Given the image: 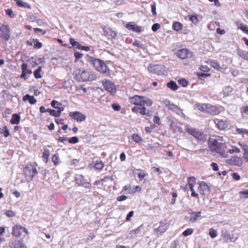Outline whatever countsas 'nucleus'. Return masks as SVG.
Segmentation results:
<instances>
[{
    "mask_svg": "<svg viewBox=\"0 0 248 248\" xmlns=\"http://www.w3.org/2000/svg\"><path fill=\"white\" fill-rule=\"evenodd\" d=\"M223 137H218V139L210 138L208 144L212 153L216 155L217 154L222 157H226L227 155L226 151V145L225 143L219 142V140H223Z\"/></svg>",
    "mask_w": 248,
    "mask_h": 248,
    "instance_id": "obj_1",
    "label": "nucleus"
},
{
    "mask_svg": "<svg viewBox=\"0 0 248 248\" xmlns=\"http://www.w3.org/2000/svg\"><path fill=\"white\" fill-rule=\"evenodd\" d=\"M86 59L98 71L103 73H107L108 68L103 61L89 55L86 56Z\"/></svg>",
    "mask_w": 248,
    "mask_h": 248,
    "instance_id": "obj_2",
    "label": "nucleus"
},
{
    "mask_svg": "<svg viewBox=\"0 0 248 248\" xmlns=\"http://www.w3.org/2000/svg\"><path fill=\"white\" fill-rule=\"evenodd\" d=\"M163 103L168 109L176 113L179 115L185 116V114L183 112V109L178 107L175 104L171 103L169 100L165 99L163 101Z\"/></svg>",
    "mask_w": 248,
    "mask_h": 248,
    "instance_id": "obj_3",
    "label": "nucleus"
},
{
    "mask_svg": "<svg viewBox=\"0 0 248 248\" xmlns=\"http://www.w3.org/2000/svg\"><path fill=\"white\" fill-rule=\"evenodd\" d=\"M186 131L198 140L204 141L206 140L205 135L196 128L188 127L186 129Z\"/></svg>",
    "mask_w": 248,
    "mask_h": 248,
    "instance_id": "obj_4",
    "label": "nucleus"
},
{
    "mask_svg": "<svg viewBox=\"0 0 248 248\" xmlns=\"http://www.w3.org/2000/svg\"><path fill=\"white\" fill-rule=\"evenodd\" d=\"M148 70L158 75H163L166 73L165 67L161 64L151 65L148 67Z\"/></svg>",
    "mask_w": 248,
    "mask_h": 248,
    "instance_id": "obj_5",
    "label": "nucleus"
},
{
    "mask_svg": "<svg viewBox=\"0 0 248 248\" xmlns=\"http://www.w3.org/2000/svg\"><path fill=\"white\" fill-rule=\"evenodd\" d=\"M24 173L26 177L32 179L37 173V171L36 168L33 165L29 164L24 168Z\"/></svg>",
    "mask_w": 248,
    "mask_h": 248,
    "instance_id": "obj_6",
    "label": "nucleus"
},
{
    "mask_svg": "<svg viewBox=\"0 0 248 248\" xmlns=\"http://www.w3.org/2000/svg\"><path fill=\"white\" fill-rule=\"evenodd\" d=\"M0 31L1 34H0V37L3 38L5 41L7 42L10 37V29L7 25H3L0 27Z\"/></svg>",
    "mask_w": 248,
    "mask_h": 248,
    "instance_id": "obj_7",
    "label": "nucleus"
},
{
    "mask_svg": "<svg viewBox=\"0 0 248 248\" xmlns=\"http://www.w3.org/2000/svg\"><path fill=\"white\" fill-rule=\"evenodd\" d=\"M104 89L110 94L113 95L116 92V89L114 84L109 80H106L103 82Z\"/></svg>",
    "mask_w": 248,
    "mask_h": 248,
    "instance_id": "obj_8",
    "label": "nucleus"
},
{
    "mask_svg": "<svg viewBox=\"0 0 248 248\" xmlns=\"http://www.w3.org/2000/svg\"><path fill=\"white\" fill-rule=\"evenodd\" d=\"M177 56L180 59L183 60L186 58H191L193 56L192 52H190L186 48H183L179 50L177 53Z\"/></svg>",
    "mask_w": 248,
    "mask_h": 248,
    "instance_id": "obj_9",
    "label": "nucleus"
},
{
    "mask_svg": "<svg viewBox=\"0 0 248 248\" xmlns=\"http://www.w3.org/2000/svg\"><path fill=\"white\" fill-rule=\"evenodd\" d=\"M69 116L78 122H83L86 118V116L79 111L71 112Z\"/></svg>",
    "mask_w": 248,
    "mask_h": 248,
    "instance_id": "obj_10",
    "label": "nucleus"
},
{
    "mask_svg": "<svg viewBox=\"0 0 248 248\" xmlns=\"http://www.w3.org/2000/svg\"><path fill=\"white\" fill-rule=\"evenodd\" d=\"M206 113L212 115H217L220 112L219 108L215 106L206 104Z\"/></svg>",
    "mask_w": 248,
    "mask_h": 248,
    "instance_id": "obj_11",
    "label": "nucleus"
},
{
    "mask_svg": "<svg viewBox=\"0 0 248 248\" xmlns=\"http://www.w3.org/2000/svg\"><path fill=\"white\" fill-rule=\"evenodd\" d=\"M11 248H26V245L23 243L22 240H15L9 243Z\"/></svg>",
    "mask_w": 248,
    "mask_h": 248,
    "instance_id": "obj_12",
    "label": "nucleus"
},
{
    "mask_svg": "<svg viewBox=\"0 0 248 248\" xmlns=\"http://www.w3.org/2000/svg\"><path fill=\"white\" fill-rule=\"evenodd\" d=\"M125 28L129 30L135 32H140L142 31V28L140 26H138L133 22H129L125 25Z\"/></svg>",
    "mask_w": 248,
    "mask_h": 248,
    "instance_id": "obj_13",
    "label": "nucleus"
},
{
    "mask_svg": "<svg viewBox=\"0 0 248 248\" xmlns=\"http://www.w3.org/2000/svg\"><path fill=\"white\" fill-rule=\"evenodd\" d=\"M227 162L229 164L241 166L243 161L242 159L237 156H232L230 159H228Z\"/></svg>",
    "mask_w": 248,
    "mask_h": 248,
    "instance_id": "obj_14",
    "label": "nucleus"
},
{
    "mask_svg": "<svg viewBox=\"0 0 248 248\" xmlns=\"http://www.w3.org/2000/svg\"><path fill=\"white\" fill-rule=\"evenodd\" d=\"M143 96L139 95H135L130 98V102L135 105L141 106L142 101L143 100Z\"/></svg>",
    "mask_w": 248,
    "mask_h": 248,
    "instance_id": "obj_15",
    "label": "nucleus"
},
{
    "mask_svg": "<svg viewBox=\"0 0 248 248\" xmlns=\"http://www.w3.org/2000/svg\"><path fill=\"white\" fill-rule=\"evenodd\" d=\"M103 31L104 35L110 39L115 38L117 34L115 31L109 28H104Z\"/></svg>",
    "mask_w": 248,
    "mask_h": 248,
    "instance_id": "obj_16",
    "label": "nucleus"
},
{
    "mask_svg": "<svg viewBox=\"0 0 248 248\" xmlns=\"http://www.w3.org/2000/svg\"><path fill=\"white\" fill-rule=\"evenodd\" d=\"M199 186L198 188L200 194L204 195L205 191H209L208 186L204 182L199 183Z\"/></svg>",
    "mask_w": 248,
    "mask_h": 248,
    "instance_id": "obj_17",
    "label": "nucleus"
},
{
    "mask_svg": "<svg viewBox=\"0 0 248 248\" xmlns=\"http://www.w3.org/2000/svg\"><path fill=\"white\" fill-rule=\"evenodd\" d=\"M83 178L82 175H78L75 177L76 183L79 186L85 185V187L90 189L91 187L89 183L83 182Z\"/></svg>",
    "mask_w": 248,
    "mask_h": 248,
    "instance_id": "obj_18",
    "label": "nucleus"
},
{
    "mask_svg": "<svg viewBox=\"0 0 248 248\" xmlns=\"http://www.w3.org/2000/svg\"><path fill=\"white\" fill-rule=\"evenodd\" d=\"M22 227L20 225H16L13 227L12 234L16 237H19L21 234Z\"/></svg>",
    "mask_w": 248,
    "mask_h": 248,
    "instance_id": "obj_19",
    "label": "nucleus"
},
{
    "mask_svg": "<svg viewBox=\"0 0 248 248\" xmlns=\"http://www.w3.org/2000/svg\"><path fill=\"white\" fill-rule=\"evenodd\" d=\"M24 101H28L31 104H34L36 103L37 100L33 96H31L28 94H26L23 97Z\"/></svg>",
    "mask_w": 248,
    "mask_h": 248,
    "instance_id": "obj_20",
    "label": "nucleus"
},
{
    "mask_svg": "<svg viewBox=\"0 0 248 248\" xmlns=\"http://www.w3.org/2000/svg\"><path fill=\"white\" fill-rule=\"evenodd\" d=\"M20 117L17 114H14L12 115V119L10 120L11 124H18L20 122Z\"/></svg>",
    "mask_w": 248,
    "mask_h": 248,
    "instance_id": "obj_21",
    "label": "nucleus"
},
{
    "mask_svg": "<svg viewBox=\"0 0 248 248\" xmlns=\"http://www.w3.org/2000/svg\"><path fill=\"white\" fill-rule=\"evenodd\" d=\"M187 180V184L185 186V189H187L188 186H194L196 184V178L194 177H189Z\"/></svg>",
    "mask_w": 248,
    "mask_h": 248,
    "instance_id": "obj_22",
    "label": "nucleus"
},
{
    "mask_svg": "<svg viewBox=\"0 0 248 248\" xmlns=\"http://www.w3.org/2000/svg\"><path fill=\"white\" fill-rule=\"evenodd\" d=\"M14 1L16 2V4L18 6L28 8L29 9H31V8L30 4H29L27 2L23 1V0H14Z\"/></svg>",
    "mask_w": 248,
    "mask_h": 248,
    "instance_id": "obj_23",
    "label": "nucleus"
},
{
    "mask_svg": "<svg viewBox=\"0 0 248 248\" xmlns=\"http://www.w3.org/2000/svg\"><path fill=\"white\" fill-rule=\"evenodd\" d=\"M22 71L25 73V74L28 77L30 76V75L31 74V69H28L27 64L26 63H23L21 65Z\"/></svg>",
    "mask_w": 248,
    "mask_h": 248,
    "instance_id": "obj_24",
    "label": "nucleus"
},
{
    "mask_svg": "<svg viewBox=\"0 0 248 248\" xmlns=\"http://www.w3.org/2000/svg\"><path fill=\"white\" fill-rule=\"evenodd\" d=\"M167 228V225L165 223H161L160 225L155 229L156 232H159L160 233H163L166 231Z\"/></svg>",
    "mask_w": 248,
    "mask_h": 248,
    "instance_id": "obj_25",
    "label": "nucleus"
},
{
    "mask_svg": "<svg viewBox=\"0 0 248 248\" xmlns=\"http://www.w3.org/2000/svg\"><path fill=\"white\" fill-rule=\"evenodd\" d=\"M218 129L221 130H223L226 128L227 126V124L225 121L223 120H220L217 122V123L216 124Z\"/></svg>",
    "mask_w": 248,
    "mask_h": 248,
    "instance_id": "obj_26",
    "label": "nucleus"
},
{
    "mask_svg": "<svg viewBox=\"0 0 248 248\" xmlns=\"http://www.w3.org/2000/svg\"><path fill=\"white\" fill-rule=\"evenodd\" d=\"M238 29H240L244 32L247 34L248 32V26L246 25H244L242 23H236Z\"/></svg>",
    "mask_w": 248,
    "mask_h": 248,
    "instance_id": "obj_27",
    "label": "nucleus"
},
{
    "mask_svg": "<svg viewBox=\"0 0 248 248\" xmlns=\"http://www.w3.org/2000/svg\"><path fill=\"white\" fill-rule=\"evenodd\" d=\"M143 100L142 101V103L141 104V106L144 107V106H146L148 107L151 106L153 104V101L147 98L146 97L143 96Z\"/></svg>",
    "mask_w": 248,
    "mask_h": 248,
    "instance_id": "obj_28",
    "label": "nucleus"
},
{
    "mask_svg": "<svg viewBox=\"0 0 248 248\" xmlns=\"http://www.w3.org/2000/svg\"><path fill=\"white\" fill-rule=\"evenodd\" d=\"M167 87L173 91H176L178 88V86H177L176 83L173 81H170V82L168 83Z\"/></svg>",
    "mask_w": 248,
    "mask_h": 248,
    "instance_id": "obj_29",
    "label": "nucleus"
},
{
    "mask_svg": "<svg viewBox=\"0 0 248 248\" xmlns=\"http://www.w3.org/2000/svg\"><path fill=\"white\" fill-rule=\"evenodd\" d=\"M201 212H193L191 213V216L190 217V220L192 222H194L196 220L197 218L201 216Z\"/></svg>",
    "mask_w": 248,
    "mask_h": 248,
    "instance_id": "obj_30",
    "label": "nucleus"
},
{
    "mask_svg": "<svg viewBox=\"0 0 248 248\" xmlns=\"http://www.w3.org/2000/svg\"><path fill=\"white\" fill-rule=\"evenodd\" d=\"M211 65L212 67L219 71H221L223 68L220 66L219 63L216 61H212L211 62Z\"/></svg>",
    "mask_w": 248,
    "mask_h": 248,
    "instance_id": "obj_31",
    "label": "nucleus"
},
{
    "mask_svg": "<svg viewBox=\"0 0 248 248\" xmlns=\"http://www.w3.org/2000/svg\"><path fill=\"white\" fill-rule=\"evenodd\" d=\"M0 133L2 134L5 137H7L9 135V131L6 126H4L0 128Z\"/></svg>",
    "mask_w": 248,
    "mask_h": 248,
    "instance_id": "obj_32",
    "label": "nucleus"
},
{
    "mask_svg": "<svg viewBox=\"0 0 248 248\" xmlns=\"http://www.w3.org/2000/svg\"><path fill=\"white\" fill-rule=\"evenodd\" d=\"M196 108L202 112H206V104H201L197 103L195 104Z\"/></svg>",
    "mask_w": 248,
    "mask_h": 248,
    "instance_id": "obj_33",
    "label": "nucleus"
},
{
    "mask_svg": "<svg viewBox=\"0 0 248 248\" xmlns=\"http://www.w3.org/2000/svg\"><path fill=\"white\" fill-rule=\"evenodd\" d=\"M81 79L84 81H86L89 80V74L88 72L85 70H83L80 74Z\"/></svg>",
    "mask_w": 248,
    "mask_h": 248,
    "instance_id": "obj_34",
    "label": "nucleus"
},
{
    "mask_svg": "<svg viewBox=\"0 0 248 248\" xmlns=\"http://www.w3.org/2000/svg\"><path fill=\"white\" fill-rule=\"evenodd\" d=\"M50 155L49 150L47 149H45L43 153L42 158L44 159V160L46 162L48 160V157Z\"/></svg>",
    "mask_w": 248,
    "mask_h": 248,
    "instance_id": "obj_35",
    "label": "nucleus"
},
{
    "mask_svg": "<svg viewBox=\"0 0 248 248\" xmlns=\"http://www.w3.org/2000/svg\"><path fill=\"white\" fill-rule=\"evenodd\" d=\"M232 91V87L229 86L225 87L223 90V94L224 96H227Z\"/></svg>",
    "mask_w": 248,
    "mask_h": 248,
    "instance_id": "obj_36",
    "label": "nucleus"
},
{
    "mask_svg": "<svg viewBox=\"0 0 248 248\" xmlns=\"http://www.w3.org/2000/svg\"><path fill=\"white\" fill-rule=\"evenodd\" d=\"M133 45L135 46H137V47H140L143 49H146V48L145 45L143 44L140 42L139 41H138V40H135L133 43Z\"/></svg>",
    "mask_w": 248,
    "mask_h": 248,
    "instance_id": "obj_37",
    "label": "nucleus"
},
{
    "mask_svg": "<svg viewBox=\"0 0 248 248\" xmlns=\"http://www.w3.org/2000/svg\"><path fill=\"white\" fill-rule=\"evenodd\" d=\"M222 236L223 237V239L224 241L226 243L228 242L229 240H230L231 238V234L228 232L225 231L224 232H222Z\"/></svg>",
    "mask_w": 248,
    "mask_h": 248,
    "instance_id": "obj_38",
    "label": "nucleus"
},
{
    "mask_svg": "<svg viewBox=\"0 0 248 248\" xmlns=\"http://www.w3.org/2000/svg\"><path fill=\"white\" fill-rule=\"evenodd\" d=\"M132 139L135 142L137 143L140 142L142 140V138L139 136L138 134H133L132 135Z\"/></svg>",
    "mask_w": 248,
    "mask_h": 248,
    "instance_id": "obj_39",
    "label": "nucleus"
},
{
    "mask_svg": "<svg viewBox=\"0 0 248 248\" xmlns=\"http://www.w3.org/2000/svg\"><path fill=\"white\" fill-rule=\"evenodd\" d=\"M182 27V25L181 23L178 22H175L173 24L172 29L176 31H179L181 29Z\"/></svg>",
    "mask_w": 248,
    "mask_h": 248,
    "instance_id": "obj_40",
    "label": "nucleus"
},
{
    "mask_svg": "<svg viewBox=\"0 0 248 248\" xmlns=\"http://www.w3.org/2000/svg\"><path fill=\"white\" fill-rule=\"evenodd\" d=\"M138 170L140 171V172L138 173V176L140 181L144 179V178L148 175L147 173L141 170Z\"/></svg>",
    "mask_w": 248,
    "mask_h": 248,
    "instance_id": "obj_41",
    "label": "nucleus"
},
{
    "mask_svg": "<svg viewBox=\"0 0 248 248\" xmlns=\"http://www.w3.org/2000/svg\"><path fill=\"white\" fill-rule=\"evenodd\" d=\"M41 67H39L37 69L34 71V76L36 78H40L42 77L40 72L41 71Z\"/></svg>",
    "mask_w": 248,
    "mask_h": 248,
    "instance_id": "obj_42",
    "label": "nucleus"
},
{
    "mask_svg": "<svg viewBox=\"0 0 248 248\" xmlns=\"http://www.w3.org/2000/svg\"><path fill=\"white\" fill-rule=\"evenodd\" d=\"M243 150L244 152V158L246 159V160L248 162V149L247 148L246 145L242 146Z\"/></svg>",
    "mask_w": 248,
    "mask_h": 248,
    "instance_id": "obj_43",
    "label": "nucleus"
},
{
    "mask_svg": "<svg viewBox=\"0 0 248 248\" xmlns=\"http://www.w3.org/2000/svg\"><path fill=\"white\" fill-rule=\"evenodd\" d=\"M68 141L71 144H76L78 142V139L77 137H73L70 138H68Z\"/></svg>",
    "mask_w": 248,
    "mask_h": 248,
    "instance_id": "obj_44",
    "label": "nucleus"
},
{
    "mask_svg": "<svg viewBox=\"0 0 248 248\" xmlns=\"http://www.w3.org/2000/svg\"><path fill=\"white\" fill-rule=\"evenodd\" d=\"M178 82H179V84L181 85V86H182L183 87H186L188 84V81L184 78H182L181 79H179L178 80Z\"/></svg>",
    "mask_w": 248,
    "mask_h": 248,
    "instance_id": "obj_45",
    "label": "nucleus"
},
{
    "mask_svg": "<svg viewBox=\"0 0 248 248\" xmlns=\"http://www.w3.org/2000/svg\"><path fill=\"white\" fill-rule=\"evenodd\" d=\"M36 41L34 43L33 48L36 49L41 48L42 47V44L39 42L37 39H35Z\"/></svg>",
    "mask_w": 248,
    "mask_h": 248,
    "instance_id": "obj_46",
    "label": "nucleus"
},
{
    "mask_svg": "<svg viewBox=\"0 0 248 248\" xmlns=\"http://www.w3.org/2000/svg\"><path fill=\"white\" fill-rule=\"evenodd\" d=\"M142 228V225H140L138 228H137V229H134V230H132V231H131L130 233L131 234H137V233H139L140 232V231H141Z\"/></svg>",
    "mask_w": 248,
    "mask_h": 248,
    "instance_id": "obj_47",
    "label": "nucleus"
},
{
    "mask_svg": "<svg viewBox=\"0 0 248 248\" xmlns=\"http://www.w3.org/2000/svg\"><path fill=\"white\" fill-rule=\"evenodd\" d=\"M103 167L104 164L102 162H98L94 165V168L96 170H101Z\"/></svg>",
    "mask_w": 248,
    "mask_h": 248,
    "instance_id": "obj_48",
    "label": "nucleus"
},
{
    "mask_svg": "<svg viewBox=\"0 0 248 248\" xmlns=\"http://www.w3.org/2000/svg\"><path fill=\"white\" fill-rule=\"evenodd\" d=\"M46 111L49 112L50 114L53 116L58 117L57 113V111L54 109H51L50 108H47Z\"/></svg>",
    "mask_w": 248,
    "mask_h": 248,
    "instance_id": "obj_49",
    "label": "nucleus"
},
{
    "mask_svg": "<svg viewBox=\"0 0 248 248\" xmlns=\"http://www.w3.org/2000/svg\"><path fill=\"white\" fill-rule=\"evenodd\" d=\"M139 113L141 115H148V114H149V111L148 110L147 112H146V109L145 107H142L141 108H140V110L139 111Z\"/></svg>",
    "mask_w": 248,
    "mask_h": 248,
    "instance_id": "obj_50",
    "label": "nucleus"
},
{
    "mask_svg": "<svg viewBox=\"0 0 248 248\" xmlns=\"http://www.w3.org/2000/svg\"><path fill=\"white\" fill-rule=\"evenodd\" d=\"M209 235L211 238H215L217 236V233L215 230L211 228L209 230Z\"/></svg>",
    "mask_w": 248,
    "mask_h": 248,
    "instance_id": "obj_51",
    "label": "nucleus"
},
{
    "mask_svg": "<svg viewBox=\"0 0 248 248\" xmlns=\"http://www.w3.org/2000/svg\"><path fill=\"white\" fill-rule=\"evenodd\" d=\"M193 232V230L192 229H187L183 232V234L185 236H187L190 235Z\"/></svg>",
    "mask_w": 248,
    "mask_h": 248,
    "instance_id": "obj_52",
    "label": "nucleus"
},
{
    "mask_svg": "<svg viewBox=\"0 0 248 248\" xmlns=\"http://www.w3.org/2000/svg\"><path fill=\"white\" fill-rule=\"evenodd\" d=\"M236 132L239 134H248V130L244 128H236Z\"/></svg>",
    "mask_w": 248,
    "mask_h": 248,
    "instance_id": "obj_53",
    "label": "nucleus"
},
{
    "mask_svg": "<svg viewBox=\"0 0 248 248\" xmlns=\"http://www.w3.org/2000/svg\"><path fill=\"white\" fill-rule=\"evenodd\" d=\"M160 28V25L158 23L154 24L152 27V30L153 31H156Z\"/></svg>",
    "mask_w": 248,
    "mask_h": 248,
    "instance_id": "obj_54",
    "label": "nucleus"
},
{
    "mask_svg": "<svg viewBox=\"0 0 248 248\" xmlns=\"http://www.w3.org/2000/svg\"><path fill=\"white\" fill-rule=\"evenodd\" d=\"M189 18L193 23H196L198 21L197 16H195L191 15L189 16Z\"/></svg>",
    "mask_w": 248,
    "mask_h": 248,
    "instance_id": "obj_55",
    "label": "nucleus"
},
{
    "mask_svg": "<svg viewBox=\"0 0 248 248\" xmlns=\"http://www.w3.org/2000/svg\"><path fill=\"white\" fill-rule=\"evenodd\" d=\"M112 108L115 111H119L121 109V106L116 103L112 104Z\"/></svg>",
    "mask_w": 248,
    "mask_h": 248,
    "instance_id": "obj_56",
    "label": "nucleus"
},
{
    "mask_svg": "<svg viewBox=\"0 0 248 248\" xmlns=\"http://www.w3.org/2000/svg\"><path fill=\"white\" fill-rule=\"evenodd\" d=\"M5 214L8 217H13L16 215L15 213L11 210L7 211Z\"/></svg>",
    "mask_w": 248,
    "mask_h": 248,
    "instance_id": "obj_57",
    "label": "nucleus"
},
{
    "mask_svg": "<svg viewBox=\"0 0 248 248\" xmlns=\"http://www.w3.org/2000/svg\"><path fill=\"white\" fill-rule=\"evenodd\" d=\"M151 10L153 13V16H155L156 15V6L155 3H153L151 4Z\"/></svg>",
    "mask_w": 248,
    "mask_h": 248,
    "instance_id": "obj_58",
    "label": "nucleus"
},
{
    "mask_svg": "<svg viewBox=\"0 0 248 248\" xmlns=\"http://www.w3.org/2000/svg\"><path fill=\"white\" fill-rule=\"evenodd\" d=\"M114 180L113 176H107L104 177L102 179V181L106 182L108 180H110L111 181H112Z\"/></svg>",
    "mask_w": 248,
    "mask_h": 248,
    "instance_id": "obj_59",
    "label": "nucleus"
},
{
    "mask_svg": "<svg viewBox=\"0 0 248 248\" xmlns=\"http://www.w3.org/2000/svg\"><path fill=\"white\" fill-rule=\"evenodd\" d=\"M6 14L8 15L10 17H14L13 10L12 9H8L6 10Z\"/></svg>",
    "mask_w": 248,
    "mask_h": 248,
    "instance_id": "obj_60",
    "label": "nucleus"
},
{
    "mask_svg": "<svg viewBox=\"0 0 248 248\" xmlns=\"http://www.w3.org/2000/svg\"><path fill=\"white\" fill-rule=\"evenodd\" d=\"M58 159L59 157L58 155H53L52 157V161L55 164H57L58 163Z\"/></svg>",
    "mask_w": 248,
    "mask_h": 248,
    "instance_id": "obj_61",
    "label": "nucleus"
},
{
    "mask_svg": "<svg viewBox=\"0 0 248 248\" xmlns=\"http://www.w3.org/2000/svg\"><path fill=\"white\" fill-rule=\"evenodd\" d=\"M238 235L237 234H231V239H230V240L231 241L235 242L238 239Z\"/></svg>",
    "mask_w": 248,
    "mask_h": 248,
    "instance_id": "obj_62",
    "label": "nucleus"
},
{
    "mask_svg": "<svg viewBox=\"0 0 248 248\" xmlns=\"http://www.w3.org/2000/svg\"><path fill=\"white\" fill-rule=\"evenodd\" d=\"M172 198L171 200V203L174 204L176 201V198L177 197V194L176 192H172Z\"/></svg>",
    "mask_w": 248,
    "mask_h": 248,
    "instance_id": "obj_63",
    "label": "nucleus"
},
{
    "mask_svg": "<svg viewBox=\"0 0 248 248\" xmlns=\"http://www.w3.org/2000/svg\"><path fill=\"white\" fill-rule=\"evenodd\" d=\"M240 194L241 195L244 196V198H248V190L240 191Z\"/></svg>",
    "mask_w": 248,
    "mask_h": 248,
    "instance_id": "obj_64",
    "label": "nucleus"
}]
</instances>
